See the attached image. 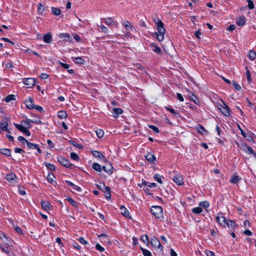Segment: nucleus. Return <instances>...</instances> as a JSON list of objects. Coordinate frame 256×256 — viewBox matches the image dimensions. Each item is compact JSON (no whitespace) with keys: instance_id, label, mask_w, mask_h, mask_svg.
I'll return each instance as SVG.
<instances>
[{"instance_id":"nucleus-1","label":"nucleus","mask_w":256,"mask_h":256,"mask_svg":"<svg viewBox=\"0 0 256 256\" xmlns=\"http://www.w3.org/2000/svg\"><path fill=\"white\" fill-rule=\"evenodd\" d=\"M156 23V24L158 32H156L157 40L161 42L164 39V35L166 30L164 27V24L160 20H158Z\"/></svg>"},{"instance_id":"nucleus-2","label":"nucleus","mask_w":256,"mask_h":256,"mask_svg":"<svg viewBox=\"0 0 256 256\" xmlns=\"http://www.w3.org/2000/svg\"><path fill=\"white\" fill-rule=\"evenodd\" d=\"M152 214L158 219L162 218L163 210L162 208L160 206H153L151 208Z\"/></svg>"},{"instance_id":"nucleus-3","label":"nucleus","mask_w":256,"mask_h":256,"mask_svg":"<svg viewBox=\"0 0 256 256\" xmlns=\"http://www.w3.org/2000/svg\"><path fill=\"white\" fill-rule=\"evenodd\" d=\"M220 106V110L222 114L226 116H230V110L229 107L224 102H223V104Z\"/></svg>"},{"instance_id":"nucleus-4","label":"nucleus","mask_w":256,"mask_h":256,"mask_svg":"<svg viewBox=\"0 0 256 256\" xmlns=\"http://www.w3.org/2000/svg\"><path fill=\"white\" fill-rule=\"evenodd\" d=\"M150 244L154 248H161V250L162 249V246L158 238L154 236L151 239Z\"/></svg>"},{"instance_id":"nucleus-5","label":"nucleus","mask_w":256,"mask_h":256,"mask_svg":"<svg viewBox=\"0 0 256 256\" xmlns=\"http://www.w3.org/2000/svg\"><path fill=\"white\" fill-rule=\"evenodd\" d=\"M58 162L62 166L69 168L71 166L72 164L70 162L62 156H59L58 158Z\"/></svg>"},{"instance_id":"nucleus-6","label":"nucleus","mask_w":256,"mask_h":256,"mask_svg":"<svg viewBox=\"0 0 256 256\" xmlns=\"http://www.w3.org/2000/svg\"><path fill=\"white\" fill-rule=\"evenodd\" d=\"M242 149L246 153L248 154H251L254 155V157L256 158V154L254 151L253 149L248 146L246 144H242Z\"/></svg>"},{"instance_id":"nucleus-7","label":"nucleus","mask_w":256,"mask_h":256,"mask_svg":"<svg viewBox=\"0 0 256 256\" xmlns=\"http://www.w3.org/2000/svg\"><path fill=\"white\" fill-rule=\"evenodd\" d=\"M174 182L178 185H182L184 184L183 177L180 174H176L172 178Z\"/></svg>"},{"instance_id":"nucleus-8","label":"nucleus","mask_w":256,"mask_h":256,"mask_svg":"<svg viewBox=\"0 0 256 256\" xmlns=\"http://www.w3.org/2000/svg\"><path fill=\"white\" fill-rule=\"evenodd\" d=\"M8 122L6 118H4L1 122H0V128L3 130L10 132V130H8Z\"/></svg>"},{"instance_id":"nucleus-9","label":"nucleus","mask_w":256,"mask_h":256,"mask_svg":"<svg viewBox=\"0 0 256 256\" xmlns=\"http://www.w3.org/2000/svg\"><path fill=\"white\" fill-rule=\"evenodd\" d=\"M220 215V216H216V221L220 226L225 227L226 226V222L227 220L224 216H223L221 214Z\"/></svg>"},{"instance_id":"nucleus-10","label":"nucleus","mask_w":256,"mask_h":256,"mask_svg":"<svg viewBox=\"0 0 256 256\" xmlns=\"http://www.w3.org/2000/svg\"><path fill=\"white\" fill-rule=\"evenodd\" d=\"M6 178L8 182L12 183L16 182L17 178L15 174L12 172L7 174L6 176Z\"/></svg>"},{"instance_id":"nucleus-11","label":"nucleus","mask_w":256,"mask_h":256,"mask_svg":"<svg viewBox=\"0 0 256 256\" xmlns=\"http://www.w3.org/2000/svg\"><path fill=\"white\" fill-rule=\"evenodd\" d=\"M36 80L33 78H27L24 80V84L28 86V88H31L34 86Z\"/></svg>"},{"instance_id":"nucleus-12","label":"nucleus","mask_w":256,"mask_h":256,"mask_svg":"<svg viewBox=\"0 0 256 256\" xmlns=\"http://www.w3.org/2000/svg\"><path fill=\"white\" fill-rule=\"evenodd\" d=\"M25 104L26 105V106L28 109H34V101L32 98H28V99H26L25 100Z\"/></svg>"},{"instance_id":"nucleus-13","label":"nucleus","mask_w":256,"mask_h":256,"mask_svg":"<svg viewBox=\"0 0 256 256\" xmlns=\"http://www.w3.org/2000/svg\"><path fill=\"white\" fill-rule=\"evenodd\" d=\"M145 158L146 159V160L150 163L154 162V161L156 160V158L155 156L150 152H148L145 156Z\"/></svg>"},{"instance_id":"nucleus-14","label":"nucleus","mask_w":256,"mask_h":256,"mask_svg":"<svg viewBox=\"0 0 256 256\" xmlns=\"http://www.w3.org/2000/svg\"><path fill=\"white\" fill-rule=\"evenodd\" d=\"M120 212L122 216L128 218H131L129 212L126 208L123 206H122L120 208Z\"/></svg>"},{"instance_id":"nucleus-15","label":"nucleus","mask_w":256,"mask_h":256,"mask_svg":"<svg viewBox=\"0 0 256 256\" xmlns=\"http://www.w3.org/2000/svg\"><path fill=\"white\" fill-rule=\"evenodd\" d=\"M113 116L116 118L118 116L119 114L123 113V110L120 108H114L112 110Z\"/></svg>"},{"instance_id":"nucleus-16","label":"nucleus","mask_w":256,"mask_h":256,"mask_svg":"<svg viewBox=\"0 0 256 256\" xmlns=\"http://www.w3.org/2000/svg\"><path fill=\"white\" fill-rule=\"evenodd\" d=\"M102 169L104 171L108 173V174H112V166L111 164L108 163L107 166H103Z\"/></svg>"},{"instance_id":"nucleus-17","label":"nucleus","mask_w":256,"mask_h":256,"mask_svg":"<svg viewBox=\"0 0 256 256\" xmlns=\"http://www.w3.org/2000/svg\"><path fill=\"white\" fill-rule=\"evenodd\" d=\"M147 186L149 188H154L156 186V184L154 182H148L146 181L142 182V184H138V186L142 187V186Z\"/></svg>"},{"instance_id":"nucleus-18","label":"nucleus","mask_w":256,"mask_h":256,"mask_svg":"<svg viewBox=\"0 0 256 256\" xmlns=\"http://www.w3.org/2000/svg\"><path fill=\"white\" fill-rule=\"evenodd\" d=\"M41 205L44 210H48L50 208V204L48 201H42Z\"/></svg>"},{"instance_id":"nucleus-19","label":"nucleus","mask_w":256,"mask_h":256,"mask_svg":"<svg viewBox=\"0 0 256 256\" xmlns=\"http://www.w3.org/2000/svg\"><path fill=\"white\" fill-rule=\"evenodd\" d=\"M52 35L48 33L44 36V40L47 44H50L52 42Z\"/></svg>"},{"instance_id":"nucleus-20","label":"nucleus","mask_w":256,"mask_h":256,"mask_svg":"<svg viewBox=\"0 0 256 256\" xmlns=\"http://www.w3.org/2000/svg\"><path fill=\"white\" fill-rule=\"evenodd\" d=\"M66 182L68 184L69 186H71L73 190H76V191H78V192H80L82 189L80 187L75 185L72 182L68 181V180H66Z\"/></svg>"},{"instance_id":"nucleus-21","label":"nucleus","mask_w":256,"mask_h":256,"mask_svg":"<svg viewBox=\"0 0 256 256\" xmlns=\"http://www.w3.org/2000/svg\"><path fill=\"white\" fill-rule=\"evenodd\" d=\"M196 130L198 131V132L201 134H204V132L207 134V130L205 129V128L200 124H198L196 126Z\"/></svg>"},{"instance_id":"nucleus-22","label":"nucleus","mask_w":256,"mask_h":256,"mask_svg":"<svg viewBox=\"0 0 256 256\" xmlns=\"http://www.w3.org/2000/svg\"><path fill=\"white\" fill-rule=\"evenodd\" d=\"M0 152L7 156L11 155V150L8 148H1L0 149Z\"/></svg>"},{"instance_id":"nucleus-23","label":"nucleus","mask_w":256,"mask_h":256,"mask_svg":"<svg viewBox=\"0 0 256 256\" xmlns=\"http://www.w3.org/2000/svg\"><path fill=\"white\" fill-rule=\"evenodd\" d=\"M246 23L245 18L244 16H240L236 20V24L240 26H244Z\"/></svg>"},{"instance_id":"nucleus-24","label":"nucleus","mask_w":256,"mask_h":256,"mask_svg":"<svg viewBox=\"0 0 256 256\" xmlns=\"http://www.w3.org/2000/svg\"><path fill=\"white\" fill-rule=\"evenodd\" d=\"M0 249L2 251L6 252L8 255L10 256L11 254V252L7 246H0Z\"/></svg>"},{"instance_id":"nucleus-25","label":"nucleus","mask_w":256,"mask_h":256,"mask_svg":"<svg viewBox=\"0 0 256 256\" xmlns=\"http://www.w3.org/2000/svg\"><path fill=\"white\" fill-rule=\"evenodd\" d=\"M104 192L105 193L104 196L106 198L108 199L110 198L111 194L110 188V187L107 186Z\"/></svg>"},{"instance_id":"nucleus-26","label":"nucleus","mask_w":256,"mask_h":256,"mask_svg":"<svg viewBox=\"0 0 256 256\" xmlns=\"http://www.w3.org/2000/svg\"><path fill=\"white\" fill-rule=\"evenodd\" d=\"M248 57L251 60H254L256 58V52L253 50H250L248 52Z\"/></svg>"},{"instance_id":"nucleus-27","label":"nucleus","mask_w":256,"mask_h":256,"mask_svg":"<svg viewBox=\"0 0 256 256\" xmlns=\"http://www.w3.org/2000/svg\"><path fill=\"white\" fill-rule=\"evenodd\" d=\"M166 108L172 114H173L174 115V116H176V118H178L180 116V114L179 112L175 111V110H174L173 108H168V107H166Z\"/></svg>"},{"instance_id":"nucleus-28","label":"nucleus","mask_w":256,"mask_h":256,"mask_svg":"<svg viewBox=\"0 0 256 256\" xmlns=\"http://www.w3.org/2000/svg\"><path fill=\"white\" fill-rule=\"evenodd\" d=\"M52 12L55 16H59L61 13V11L58 8H52Z\"/></svg>"},{"instance_id":"nucleus-29","label":"nucleus","mask_w":256,"mask_h":256,"mask_svg":"<svg viewBox=\"0 0 256 256\" xmlns=\"http://www.w3.org/2000/svg\"><path fill=\"white\" fill-rule=\"evenodd\" d=\"M58 116L60 118L64 119L66 118L67 116V114L66 112V111L64 110H61L58 112Z\"/></svg>"},{"instance_id":"nucleus-30","label":"nucleus","mask_w":256,"mask_h":256,"mask_svg":"<svg viewBox=\"0 0 256 256\" xmlns=\"http://www.w3.org/2000/svg\"><path fill=\"white\" fill-rule=\"evenodd\" d=\"M16 100V96L14 94L8 95L4 98L5 101L7 102H10L12 100Z\"/></svg>"},{"instance_id":"nucleus-31","label":"nucleus","mask_w":256,"mask_h":256,"mask_svg":"<svg viewBox=\"0 0 256 256\" xmlns=\"http://www.w3.org/2000/svg\"><path fill=\"white\" fill-rule=\"evenodd\" d=\"M74 61L75 63L78 64H84V60L82 58L80 57H77V58H74Z\"/></svg>"},{"instance_id":"nucleus-32","label":"nucleus","mask_w":256,"mask_h":256,"mask_svg":"<svg viewBox=\"0 0 256 256\" xmlns=\"http://www.w3.org/2000/svg\"><path fill=\"white\" fill-rule=\"evenodd\" d=\"M14 125L16 128H18L20 131L23 133H24V132H25V130H26V128L19 124H14Z\"/></svg>"},{"instance_id":"nucleus-33","label":"nucleus","mask_w":256,"mask_h":256,"mask_svg":"<svg viewBox=\"0 0 256 256\" xmlns=\"http://www.w3.org/2000/svg\"><path fill=\"white\" fill-rule=\"evenodd\" d=\"M92 168L97 172H100L102 171L101 166L98 163H94L92 164Z\"/></svg>"},{"instance_id":"nucleus-34","label":"nucleus","mask_w":256,"mask_h":256,"mask_svg":"<svg viewBox=\"0 0 256 256\" xmlns=\"http://www.w3.org/2000/svg\"><path fill=\"white\" fill-rule=\"evenodd\" d=\"M240 178L238 176H233L230 180L232 184H237L240 180Z\"/></svg>"},{"instance_id":"nucleus-35","label":"nucleus","mask_w":256,"mask_h":256,"mask_svg":"<svg viewBox=\"0 0 256 256\" xmlns=\"http://www.w3.org/2000/svg\"><path fill=\"white\" fill-rule=\"evenodd\" d=\"M199 206L202 208H206L210 206V204L207 201L202 202L199 203Z\"/></svg>"},{"instance_id":"nucleus-36","label":"nucleus","mask_w":256,"mask_h":256,"mask_svg":"<svg viewBox=\"0 0 256 256\" xmlns=\"http://www.w3.org/2000/svg\"><path fill=\"white\" fill-rule=\"evenodd\" d=\"M162 176L158 174H155L154 176V178L155 180L158 182V183L162 184Z\"/></svg>"},{"instance_id":"nucleus-37","label":"nucleus","mask_w":256,"mask_h":256,"mask_svg":"<svg viewBox=\"0 0 256 256\" xmlns=\"http://www.w3.org/2000/svg\"><path fill=\"white\" fill-rule=\"evenodd\" d=\"M104 22L109 26H112L114 23L112 19L111 18H108L104 19Z\"/></svg>"},{"instance_id":"nucleus-38","label":"nucleus","mask_w":256,"mask_h":256,"mask_svg":"<svg viewBox=\"0 0 256 256\" xmlns=\"http://www.w3.org/2000/svg\"><path fill=\"white\" fill-rule=\"evenodd\" d=\"M226 226H227L228 228H233L235 226V222L233 220H227L226 222Z\"/></svg>"},{"instance_id":"nucleus-39","label":"nucleus","mask_w":256,"mask_h":256,"mask_svg":"<svg viewBox=\"0 0 256 256\" xmlns=\"http://www.w3.org/2000/svg\"><path fill=\"white\" fill-rule=\"evenodd\" d=\"M59 38H64V39L68 38V40L70 39V38L72 39V38L70 37V35L68 34V33H65V34L62 33V34H59Z\"/></svg>"},{"instance_id":"nucleus-40","label":"nucleus","mask_w":256,"mask_h":256,"mask_svg":"<svg viewBox=\"0 0 256 256\" xmlns=\"http://www.w3.org/2000/svg\"><path fill=\"white\" fill-rule=\"evenodd\" d=\"M152 46L154 48L153 50L154 52H156L158 54H160L162 53V50L158 46L155 44H152Z\"/></svg>"},{"instance_id":"nucleus-41","label":"nucleus","mask_w":256,"mask_h":256,"mask_svg":"<svg viewBox=\"0 0 256 256\" xmlns=\"http://www.w3.org/2000/svg\"><path fill=\"white\" fill-rule=\"evenodd\" d=\"M67 200L68 202H70V203L72 206H74V208H78V204L76 203V202L73 200L72 199V198H67Z\"/></svg>"},{"instance_id":"nucleus-42","label":"nucleus","mask_w":256,"mask_h":256,"mask_svg":"<svg viewBox=\"0 0 256 256\" xmlns=\"http://www.w3.org/2000/svg\"><path fill=\"white\" fill-rule=\"evenodd\" d=\"M96 136L99 138H102L104 136V131L101 130V129H98L97 130H96Z\"/></svg>"},{"instance_id":"nucleus-43","label":"nucleus","mask_w":256,"mask_h":256,"mask_svg":"<svg viewBox=\"0 0 256 256\" xmlns=\"http://www.w3.org/2000/svg\"><path fill=\"white\" fill-rule=\"evenodd\" d=\"M192 212L196 214H200L202 212V208L200 207L194 208L192 209Z\"/></svg>"},{"instance_id":"nucleus-44","label":"nucleus","mask_w":256,"mask_h":256,"mask_svg":"<svg viewBox=\"0 0 256 256\" xmlns=\"http://www.w3.org/2000/svg\"><path fill=\"white\" fill-rule=\"evenodd\" d=\"M141 250L144 256H152V254L150 253V252L149 250H148L145 248H141Z\"/></svg>"},{"instance_id":"nucleus-45","label":"nucleus","mask_w":256,"mask_h":256,"mask_svg":"<svg viewBox=\"0 0 256 256\" xmlns=\"http://www.w3.org/2000/svg\"><path fill=\"white\" fill-rule=\"evenodd\" d=\"M38 12L40 14H42L44 12V8L42 4H40L38 5Z\"/></svg>"},{"instance_id":"nucleus-46","label":"nucleus","mask_w":256,"mask_h":256,"mask_svg":"<svg viewBox=\"0 0 256 256\" xmlns=\"http://www.w3.org/2000/svg\"><path fill=\"white\" fill-rule=\"evenodd\" d=\"M54 178V176L53 174L52 173H49L48 174L47 180L48 182L50 183H52L54 182L53 178Z\"/></svg>"},{"instance_id":"nucleus-47","label":"nucleus","mask_w":256,"mask_h":256,"mask_svg":"<svg viewBox=\"0 0 256 256\" xmlns=\"http://www.w3.org/2000/svg\"><path fill=\"white\" fill-rule=\"evenodd\" d=\"M45 166L48 168L52 170H56L55 166L53 164H50L48 162H46L45 164Z\"/></svg>"},{"instance_id":"nucleus-48","label":"nucleus","mask_w":256,"mask_h":256,"mask_svg":"<svg viewBox=\"0 0 256 256\" xmlns=\"http://www.w3.org/2000/svg\"><path fill=\"white\" fill-rule=\"evenodd\" d=\"M26 144L29 148L34 149L37 148V144H32L29 142H26Z\"/></svg>"},{"instance_id":"nucleus-49","label":"nucleus","mask_w":256,"mask_h":256,"mask_svg":"<svg viewBox=\"0 0 256 256\" xmlns=\"http://www.w3.org/2000/svg\"><path fill=\"white\" fill-rule=\"evenodd\" d=\"M141 240L144 243H149L148 237L147 235L142 236L140 238Z\"/></svg>"},{"instance_id":"nucleus-50","label":"nucleus","mask_w":256,"mask_h":256,"mask_svg":"<svg viewBox=\"0 0 256 256\" xmlns=\"http://www.w3.org/2000/svg\"><path fill=\"white\" fill-rule=\"evenodd\" d=\"M70 158L74 160L78 161L79 160V157H78V155L76 153H74V152H72L70 154Z\"/></svg>"},{"instance_id":"nucleus-51","label":"nucleus","mask_w":256,"mask_h":256,"mask_svg":"<svg viewBox=\"0 0 256 256\" xmlns=\"http://www.w3.org/2000/svg\"><path fill=\"white\" fill-rule=\"evenodd\" d=\"M92 154L96 158H100L104 157V156L100 152L97 151L93 152Z\"/></svg>"},{"instance_id":"nucleus-52","label":"nucleus","mask_w":256,"mask_h":256,"mask_svg":"<svg viewBox=\"0 0 256 256\" xmlns=\"http://www.w3.org/2000/svg\"><path fill=\"white\" fill-rule=\"evenodd\" d=\"M123 24L124 26V27L126 30H132V28L129 22L126 21L125 24Z\"/></svg>"},{"instance_id":"nucleus-53","label":"nucleus","mask_w":256,"mask_h":256,"mask_svg":"<svg viewBox=\"0 0 256 256\" xmlns=\"http://www.w3.org/2000/svg\"><path fill=\"white\" fill-rule=\"evenodd\" d=\"M30 120H23L22 122V123L28 126V127L26 128L28 129L32 127V125L30 124V122H31Z\"/></svg>"},{"instance_id":"nucleus-54","label":"nucleus","mask_w":256,"mask_h":256,"mask_svg":"<svg viewBox=\"0 0 256 256\" xmlns=\"http://www.w3.org/2000/svg\"><path fill=\"white\" fill-rule=\"evenodd\" d=\"M248 3V7L250 9L252 10L254 8V4L252 0H246Z\"/></svg>"},{"instance_id":"nucleus-55","label":"nucleus","mask_w":256,"mask_h":256,"mask_svg":"<svg viewBox=\"0 0 256 256\" xmlns=\"http://www.w3.org/2000/svg\"><path fill=\"white\" fill-rule=\"evenodd\" d=\"M232 84L234 88L237 90H240L241 89L240 86L236 83L235 81L232 82Z\"/></svg>"},{"instance_id":"nucleus-56","label":"nucleus","mask_w":256,"mask_h":256,"mask_svg":"<svg viewBox=\"0 0 256 256\" xmlns=\"http://www.w3.org/2000/svg\"><path fill=\"white\" fill-rule=\"evenodd\" d=\"M13 228L18 233L20 234H22V232L19 226H18L14 225Z\"/></svg>"},{"instance_id":"nucleus-57","label":"nucleus","mask_w":256,"mask_h":256,"mask_svg":"<svg viewBox=\"0 0 256 256\" xmlns=\"http://www.w3.org/2000/svg\"><path fill=\"white\" fill-rule=\"evenodd\" d=\"M70 144L74 146L75 147L77 148H82V146L80 144H76V143L72 141V140H70Z\"/></svg>"},{"instance_id":"nucleus-58","label":"nucleus","mask_w":256,"mask_h":256,"mask_svg":"<svg viewBox=\"0 0 256 256\" xmlns=\"http://www.w3.org/2000/svg\"><path fill=\"white\" fill-rule=\"evenodd\" d=\"M98 237L102 238V239L105 242H106L107 240H108L107 236L104 234L98 235Z\"/></svg>"},{"instance_id":"nucleus-59","label":"nucleus","mask_w":256,"mask_h":256,"mask_svg":"<svg viewBox=\"0 0 256 256\" xmlns=\"http://www.w3.org/2000/svg\"><path fill=\"white\" fill-rule=\"evenodd\" d=\"M96 248L97 250H99L100 252H104V248L98 244H96Z\"/></svg>"},{"instance_id":"nucleus-60","label":"nucleus","mask_w":256,"mask_h":256,"mask_svg":"<svg viewBox=\"0 0 256 256\" xmlns=\"http://www.w3.org/2000/svg\"><path fill=\"white\" fill-rule=\"evenodd\" d=\"M100 29H101V30L102 32L106 34L108 32V29L107 28H106L105 26H104V25L102 24L100 26Z\"/></svg>"},{"instance_id":"nucleus-61","label":"nucleus","mask_w":256,"mask_h":256,"mask_svg":"<svg viewBox=\"0 0 256 256\" xmlns=\"http://www.w3.org/2000/svg\"><path fill=\"white\" fill-rule=\"evenodd\" d=\"M148 127L152 129L154 132H156V133L159 132L158 128L157 127H156L153 125H148Z\"/></svg>"},{"instance_id":"nucleus-62","label":"nucleus","mask_w":256,"mask_h":256,"mask_svg":"<svg viewBox=\"0 0 256 256\" xmlns=\"http://www.w3.org/2000/svg\"><path fill=\"white\" fill-rule=\"evenodd\" d=\"M191 100H192L194 104H198V100L196 96L194 94H192V98H190Z\"/></svg>"},{"instance_id":"nucleus-63","label":"nucleus","mask_w":256,"mask_h":256,"mask_svg":"<svg viewBox=\"0 0 256 256\" xmlns=\"http://www.w3.org/2000/svg\"><path fill=\"white\" fill-rule=\"evenodd\" d=\"M78 240L82 244H88V242L82 237H80Z\"/></svg>"},{"instance_id":"nucleus-64","label":"nucleus","mask_w":256,"mask_h":256,"mask_svg":"<svg viewBox=\"0 0 256 256\" xmlns=\"http://www.w3.org/2000/svg\"><path fill=\"white\" fill-rule=\"evenodd\" d=\"M40 77L42 80H46L48 78V74H46L43 73L40 76Z\"/></svg>"}]
</instances>
